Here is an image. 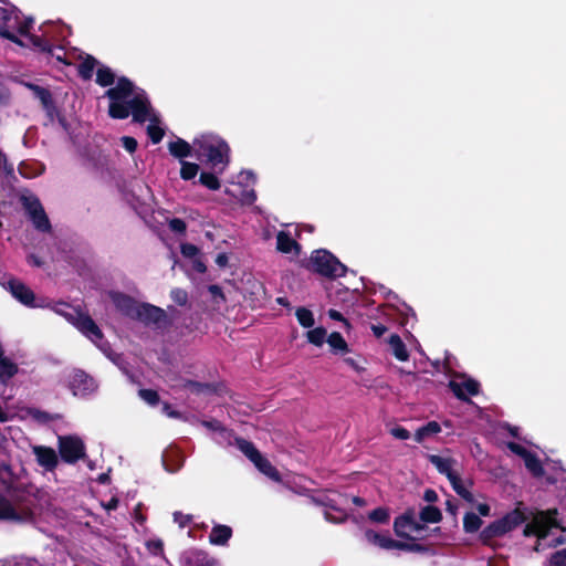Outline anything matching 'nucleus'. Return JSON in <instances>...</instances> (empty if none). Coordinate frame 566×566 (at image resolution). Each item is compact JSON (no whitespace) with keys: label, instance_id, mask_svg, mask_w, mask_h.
<instances>
[{"label":"nucleus","instance_id":"1","mask_svg":"<svg viewBox=\"0 0 566 566\" xmlns=\"http://www.w3.org/2000/svg\"><path fill=\"white\" fill-rule=\"evenodd\" d=\"M106 96L111 101V117L124 119L132 114L135 122H149L147 133L154 144L163 139L164 129L143 90L135 87L129 80L120 77L114 87L107 90Z\"/></svg>","mask_w":566,"mask_h":566},{"label":"nucleus","instance_id":"2","mask_svg":"<svg viewBox=\"0 0 566 566\" xmlns=\"http://www.w3.org/2000/svg\"><path fill=\"white\" fill-rule=\"evenodd\" d=\"M199 158L217 174H222L230 161V148L224 139L214 134H202L193 139Z\"/></svg>","mask_w":566,"mask_h":566},{"label":"nucleus","instance_id":"3","mask_svg":"<svg viewBox=\"0 0 566 566\" xmlns=\"http://www.w3.org/2000/svg\"><path fill=\"white\" fill-rule=\"evenodd\" d=\"M52 310L57 315L63 316L67 322L75 326L83 335L93 342L106 356L111 357V348L104 340L103 334L94 321L85 313L65 304L56 303Z\"/></svg>","mask_w":566,"mask_h":566},{"label":"nucleus","instance_id":"4","mask_svg":"<svg viewBox=\"0 0 566 566\" xmlns=\"http://www.w3.org/2000/svg\"><path fill=\"white\" fill-rule=\"evenodd\" d=\"M556 515V510L537 512L533 516L532 521L526 524L524 528V535L536 536L539 542L538 545L535 546L536 551H539V545L543 542H545V544L548 546L558 545L566 542V537L564 535L553 537L555 532L564 531V528L559 525Z\"/></svg>","mask_w":566,"mask_h":566},{"label":"nucleus","instance_id":"5","mask_svg":"<svg viewBox=\"0 0 566 566\" xmlns=\"http://www.w3.org/2000/svg\"><path fill=\"white\" fill-rule=\"evenodd\" d=\"M107 296L123 315L138 319L145 324H159L166 317L161 308L150 304L137 303L132 297L119 292H108Z\"/></svg>","mask_w":566,"mask_h":566},{"label":"nucleus","instance_id":"6","mask_svg":"<svg viewBox=\"0 0 566 566\" xmlns=\"http://www.w3.org/2000/svg\"><path fill=\"white\" fill-rule=\"evenodd\" d=\"M33 20L23 17L14 8H0V36L21 46L30 45V28Z\"/></svg>","mask_w":566,"mask_h":566},{"label":"nucleus","instance_id":"7","mask_svg":"<svg viewBox=\"0 0 566 566\" xmlns=\"http://www.w3.org/2000/svg\"><path fill=\"white\" fill-rule=\"evenodd\" d=\"M308 268L324 276L338 277L346 272L345 266L327 250L319 249L312 253Z\"/></svg>","mask_w":566,"mask_h":566},{"label":"nucleus","instance_id":"8","mask_svg":"<svg viewBox=\"0 0 566 566\" xmlns=\"http://www.w3.org/2000/svg\"><path fill=\"white\" fill-rule=\"evenodd\" d=\"M235 446L250 459V461L258 468L260 472L273 481H280V474L277 470L254 448L251 442L244 439H235Z\"/></svg>","mask_w":566,"mask_h":566},{"label":"nucleus","instance_id":"9","mask_svg":"<svg viewBox=\"0 0 566 566\" xmlns=\"http://www.w3.org/2000/svg\"><path fill=\"white\" fill-rule=\"evenodd\" d=\"M525 521V515L520 510H515L503 518L492 523L482 532L483 542L488 543L491 538L502 536Z\"/></svg>","mask_w":566,"mask_h":566},{"label":"nucleus","instance_id":"10","mask_svg":"<svg viewBox=\"0 0 566 566\" xmlns=\"http://www.w3.org/2000/svg\"><path fill=\"white\" fill-rule=\"evenodd\" d=\"M349 499L337 492H329L321 502L326 509L324 511L325 518L333 523H340L346 520V505Z\"/></svg>","mask_w":566,"mask_h":566},{"label":"nucleus","instance_id":"11","mask_svg":"<svg viewBox=\"0 0 566 566\" xmlns=\"http://www.w3.org/2000/svg\"><path fill=\"white\" fill-rule=\"evenodd\" d=\"M365 541L379 547L381 549H401V551H419L420 546L417 544H409L400 541H396L391 538L388 534L376 532L371 528H366L364 531Z\"/></svg>","mask_w":566,"mask_h":566},{"label":"nucleus","instance_id":"12","mask_svg":"<svg viewBox=\"0 0 566 566\" xmlns=\"http://www.w3.org/2000/svg\"><path fill=\"white\" fill-rule=\"evenodd\" d=\"M394 530L399 537L420 539L422 538L424 526L421 522L417 521L415 513L407 512L395 520Z\"/></svg>","mask_w":566,"mask_h":566},{"label":"nucleus","instance_id":"13","mask_svg":"<svg viewBox=\"0 0 566 566\" xmlns=\"http://www.w3.org/2000/svg\"><path fill=\"white\" fill-rule=\"evenodd\" d=\"M6 289L12 294V296L29 307H44L45 303L43 300H36L34 293L21 281L11 279L6 283Z\"/></svg>","mask_w":566,"mask_h":566},{"label":"nucleus","instance_id":"14","mask_svg":"<svg viewBox=\"0 0 566 566\" xmlns=\"http://www.w3.org/2000/svg\"><path fill=\"white\" fill-rule=\"evenodd\" d=\"M69 387L74 396L85 397L96 391V381L82 370H73L69 375Z\"/></svg>","mask_w":566,"mask_h":566},{"label":"nucleus","instance_id":"15","mask_svg":"<svg viewBox=\"0 0 566 566\" xmlns=\"http://www.w3.org/2000/svg\"><path fill=\"white\" fill-rule=\"evenodd\" d=\"M21 200L34 227L41 231H48L50 222L38 198L32 195H23Z\"/></svg>","mask_w":566,"mask_h":566},{"label":"nucleus","instance_id":"16","mask_svg":"<svg viewBox=\"0 0 566 566\" xmlns=\"http://www.w3.org/2000/svg\"><path fill=\"white\" fill-rule=\"evenodd\" d=\"M59 449L62 459L66 462H75L84 455V443L78 437H60Z\"/></svg>","mask_w":566,"mask_h":566},{"label":"nucleus","instance_id":"17","mask_svg":"<svg viewBox=\"0 0 566 566\" xmlns=\"http://www.w3.org/2000/svg\"><path fill=\"white\" fill-rule=\"evenodd\" d=\"M449 386L453 394L459 398L467 400L470 396L479 392V384L467 375H455L451 378Z\"/></svg>","mask_w":566,"mask_h":566},{"label":"nucleus","instance_id":"18","mask_svg":"<svg viewBox=\"0 0 566 566\" xmlns=\"http://www.w3.org/2000/svg\"><path fill=\"white\" fill-rule=\"evenodd\" d=\"M30 45L41 51L49 52L52 55V57L64 64L75 63L76 51L66 52L61 46H51L39 36H30Z\"/></svg>","mask_w":566,"mask_h":566},{"label":"nucleus","instance_id":"19","mask_svg":"<svg viewBox=\"0 0 566 566\" xmlns=\"http://www.w3.org/2000/svg\"><path fill=\"white\" fill-rule=\"evenodd\" d=\"M276 250L280 253L290 255V259L297 258L301 253V245L289 232L280 231L276 234Z\"/></svg>","mask_w":566,"mask_h":566},{"label":"nucleus","instance_id":"20","mask_svg":"<svg viewBox=\"0 0 566 566\" xmlns=\"http://www.w3.org/2000/svg\"><path fill=\"white\" fill-rule=\"evenodd\" d=\"M184 566H220L219 562L201 551L186 552L182 557Z\"/></svg>","mask_w":566,"mask_h":566},{"label":"nucleus","instance_id":"21","mask_svg":"<svg viewBox=\"0 0 566 566\" xmlns=\"http://www.w3.org/2000/svg\"><path fill=\"white\" fill-rule=\"evenodd\" d=\"M33 453L40 465L46 470H53L57 464V455L52 448L36 446L33 447Z\"/></svg>","mask_w":566,"mask_h":566},{"label":"nucleus","instance_id":"22","mask_svg":"<svg viewBox=\"0 0 566 566\" xmlns=\"http://www.w3.org/2000/svg\"><path fill=\"white\" fill-rule=\"evenodd\" d=\"M78 62L80 75L88 80L93 76L94 69L99 65L98 61L91 55H83L76 51L75 63Z\"/></svg>","mask_w":566,"mask_h":566},{"label":"nucleus","instance_id":"23","mask_svg":"<svg viewBox=\"0 0 566 566\" xmlns=\"http://www.w3.org/2000/svg\"><path fill=\"white\" fill-rule=\"evenodd\" d=\"M232 536L231 527L227 525H214L209 534V542L212 545L224 546Z\"/></svg>","mask_w":566,"mask_h":566},{"label":"nucleus","instance_id":"24","mask_svg":"<svg viewBox=\"0 0 566 566\" xmlns=\"http://www.w3.org/2000/svg\"><path fill=\"white\" fill-rule=\"evenodd\" d=\"M192 149H195L193 144L190 145L189 143L181 138H177L176 140L169 142L168 144L169 153L174 157L180 159V161L189 157L191 155Z\"/></svg>","mask_w":566,"mask_h":566},{"label":"nucleus","instance_id":"25","mask_svg":"<svg viewBox=\"0 0 566 566\" xmlns=\"http://www.w3.org/2000/svg\"><path fill=\"white\" fill-rule=\"evenodd\" d=\"M0 518L21 522L28 518V514L18 512L11 503L0 496Z\"/></svg>","mask_w":566,"mask_h":566},{"label":"nucleus","instance_id":"26","mask_svg":"<svg viewBox=\"0 0 566 566\" xmlns=\"http://www.w3.org/2000/svg\"><path fill=\"white\" fill-rule=\"evenodd\" d=\"M388 345L392 355L400 361H407L409 359V353L406 348L405 343L399 335L392 334L388 338Z\"/></svg>","mask_w":566,"mask_h":566},{"label":"nucleus","instance_id":"27","mask_svg":"<svg viewBox=\"0 0 566 566\" xmlns=\"http://www.w3.org/2000/svg\"><path fill=\"white\" fill-rule=\"evenodd\" d=\"M429 460L440 473L447 475L448 480L455 474L453 471L454 461L452 459L431 454L429 455Z\"/></svg>","mask_w":566,"mask_h":566},{"label":"nucleus","instance_id":"28","mask_svg":"<svg viewBox=\"0 0 566 566\" xmlns=\"http://www.w3.org/2000/svg\"><path fill=\"white\" fill-rule=\"evenodd\" d=\"M441 432V427L437 421H430L426 426L419 428L415 433V440L419 443L424 442L431 437Z\"/></svg>","mask_w":566,"mask_h":566},{"label":"nucleus","instance_id":"29","mask_svg":"<svg viewBox=\"0 0 566 566\" xmlns=\"http://www.w3.org/2000/svg\"><path fill=\"white\" fill-rule=\"evenodd\" d=\"M202 424L206 428L216 432L214 439L217 440L218 443H231V433L227 429H224L219 421H203Z\"/></svg>","mask_w":566,"mask_h":566},{"label":"nucleus","instance_id":"30","mask_svg":"<svg viewBox=\"0 0 566 566\" xmlns=\"http://www.w3.org/2000/svg\"><path fill=\"white\" fill-rule=\"evenodd\" d=\"M327 344L335 354H345L349 350L346 340L337 332H333L327 337Z\"/></svg>","mask_w":566,"mask_h":566},{"label":"nucleus","instance_id":"31","mask_svg":"<svg viewBox=\"0 0 566 566\" xmlns=\"http://www.w3.org/2000/svg\"><path fill=\"white\" fill-rule=\"evenodd\" d=\"M453 490L467 502L473 503L474 497L473 494L469 491V489L464 485L461 479L455 473L452 478L449 479Z\"/></svg>","mask_w":566,"mask_h":566},{"label":"nucleus","instance_id":"32","mask_svg":"<svg viewBox=\"0 0 566 566\" xmlns=\"http://www.w3.org/2000/svg\"><path fill=\"white\" fill-rule=\"evenodd\" d=\"M18 371V367L11 360L0 358V382H7Z\"/></svg>","mask_w":566,"mask_h":566},{"label":"nucleus","instance_id":"33","mask_svg":"<svg viewBox=\"0 0 566 566\" xmlns=\"http://www.w3.org/2000/svg\"><path fill=\"white\" fill-rule=\"evenodd\" d=\"M96 83L101 86H109L115 83V74L109 67L101 65L96 72Z\"/></svg>","mask_w":566,"mask_h":566},{"label":"nucleus","instance_id":"34","mask_svg":"<svg viewBox=\"0 0 566 566\" xmlns=\"http://www.w3.org/2000/svg\"><path fill=\"white\" fill-rule=\"evenodd\" d=\"M199 181L202 186L210 190H218L221 187V182L217 177V172L202 171L199 177Z\"/></svg>","mask_w":566,"mask_h":566},{"label":"nucleus","instance_id":"35","mask_svg":"<svg viewBox=\"0 0 566 566\" xmlns=\"http://www.w3.org/2000/svg\"><path fill=\"white\" fill-rule=\"evenodd\" d=\"M38 98L41 102L43 108L46 112V115L50 117L51 120H53L55 116L59 117V113L53 104L52 96L48 90L43 94L38 96Z\"/></svg>","mask_w":566,"mask_h":566},{"label":"nucleus","instance_id":"36","mask_svg":"<svg viewBox=\"0 0 566 566\" xmlns=\"http://www.w3.org/2000/svg\"><path fill=\"white\" fill-rule=\"evenodd\" d=\"M326 334L327 333H326L325 328L316 327V328L310 329L306 333V338L311 344H313L315 346H322L325 342H327Z\"/></svg>","mask_w":566,"mask_h":566},{"label":"nucleus","instance_id":"37","mask_svg":"<svg viewBox=\"0 0 566 566\" xmlns=\"http://www.w3.org/2000/svg\"><path fill=\"white\" fill-rule=\"evenodd\" d=\"M181 169H180V177L184 180H191L193 179L198 171H199V165L195 163H189L186 160H181Z\"/></svg>","mask_w":566,"mask_h":566},{"label":"nucleus","instance_id":"38","mask_svg":"<svg viewBox=\"0 0 566 566\" xmlns=\"http://www.w3.org/2000/svg\"><path fill=\"white\" fill-rule=\"evenodd\" d=\"M295 315L298 323L305 328H311L315 323L313 313L305 307L297 308Z\"/></svg>","mask_w":566,"mask_h":566},{"label":"nucleus","instance_id":"39","mask_svg":"<svg viewBox=\"0 0 566 566\" xmlns=\"http://www.w3.org/2000/svg\"><path fill=\"white\" fill-rule=\"evenodd\" d=\"M368 520L376 524H388L390 520V513L385 507H378L368 514Z\"/></svg>","mask_w":566,"mask_h":566},{"label":"nucleus","instance_id":"40","mask_svg":"<svg viewBox=\"0 0 566 566\" xmlns=\"http://www.w3.org/2000/svg\"><path fill=\"white\" fill-rule=\"evenodd\" d=\"M524 463H525V467L527 468V470L533 475L539 476L543 474V468H542L541 461L533 453H530L524 459Z\"/></svg>","mask_w":566,"mask_h":566},{"label":"nucleus","instance_id":"41","mask_svg":"<svg viewBox=\"0 0 566 566\" xmlns=\"http://www.w3.org/2000/svg\"><path fill=\"white\" fill-rule=\"evenodd\" d=\"M481 518L475 513H467L463 520L464 530L469 533L478 531L481 526Z\"/></svg>","mask_w":566,"mask_h":566},{"label":"nucleus","instance_id":"42","mask_svg":"<svg viewBox=\"0 0 566 566\" xmlns=\"http://www.w3.org/2000/svg\"><path fill=\"white\" fill-rule=\"evenodd\" d=\"M440 517V511L433 506H426L420 513V518L422 522L437 523Z\"/></svg>","mask_w":566,"mask_h":566},{"label":"nucleus","instance_id":"43","mask_svg":"<svg viewBox=\"0 0 566 566\" xmlns=\"http://www.w3.org/2000/svg\"><path fill=\"white\" fill-rule=\"evenodd\" d=\"M139 397L150 406H155L159 401L158 394L151 389L139 390Z\"/></svg>","mask_w":566,"mask_h":566},{"label":"nucleus","instance_id":"44","mask_svg":"<svg viewBox=\"0 0 566 566\" xmlns=\"http://www.w3.org/2000/svg\"><path fill=\"white\" fill-rule=\"evenodd\" d=\"M547 566H566V548L553 554Z\"/></svg>","mask_w":566,"mask_h":566},{"label":"nucleus","instance_id":"45","mask_svg":"<svg viewBox=\"0 0 566 566\" xmlns=\"http://www.w3.org/2000/svg\"><path fill=\"white\" fill-rule=\"evenodd\" d=\"M170 296L175 303L178 305H186L188 302V294L182 289H174L170 293Z\"/></svg>","mask_w":566,"mask_h":566},{"label":"nucleus","instance_id":"46","mask_svg":"<svg viewBox=\"0 0 566 566\" xmlns=\"http://www.w3.org/2000/svg\"><path fill=\"white\" fill-rule=\"evenodd\" d=\"M180 250H181V254L185 258H189V259H193L199 254V249L195 244H191V243L181 244Z\"/></svg>","mask_w":566,"mask_h":566},{"label":"nucleus","instance_id":"47","mask_svg":"<svg viewBox=\"0 0 566 566\" xmlns=\"http://www.w3.org/2000/svg\"><path fill=\"white\" fill-rule=\"evenodd\" d=\"M174 521L179 525V527L184 528L191 523L192 516L189 514H184L181 512H175Z\"/></svg>","mask_w":566,"mask_h":566},{"label":"nucleus","instance_id":"48","mask_svg":"<svg viewBox=\"0 0 566 566\" xmlns=\"http://www.w3.org/2000/svg\"><path fill=\"white\" fill-rule=\"evenodd\" d=\"M390 434L398 440H407L410 438V432L400 426L391 428Z\"/></svg>","mask_w":566,"mask_h":566},{"label":"nucleus","instance_id":"49","mask_svg":"<svg viewBox=\"0 0 566 566\" xmlns=\"http://www.w3.org/2000/svg\"><path fill=\"white\" fill-rule=\"evenodd\" d=\"M507 448L523 460L531 453L526 448L515 442H509Z\"/></svg>","mask_w":566,"mask_h":566},{"label":"nucleus","instance_id":"50","mask_svg":"<svg viewBox=\"0 0 566 566\" xmlns=\"http://www.w3.org/2000/svg\"><path fill=\"white\" fill-rule=\"evenodd\" d=\"M30 416L41 422V423H46L49 421H51L53 419V417L44 411H41V410H38V409H33L30 411Z\"/></svg>","mask_w":566,"mask_h":566},{"label":"nucleus","instance_id":"51","mask_svg":"<svg viewBox=\"0 0 566 566\" xmlns=\"http://www.w3.org/2000/svg\"><path fill=\"white\" fill-rule=\"evenodd\" d=\"M255 181V176L250 170H243L238 175V182L239 184H245L247 186L253 185Z\"/></svg>","mask_w":566,"mask_h":566},{"label":"nucleus","instance_id":"52","mask_svg":"<svg viewBox=\"0 0 566 566\" xmlns=\"http://www.w3.org/2000/svg\"><path fill=\"white\" fill-rule=\"evenodd\" d=\"M146 546L153 554H159L163 551V542L160 539H149L146 542Z\"/></svg>","mask_w":566,"mask_h":566},{"label":"nucleus","instance_id":"53","mask_svg":"<svg viewBox=\"0 0 566 566\" xmlns=\"http://www.w3.org/2000/svg\"><path fill=\"white\" fill-rule=\"evenodd\" d=\"M169 228L177 233H182L186 230V223L181 219L169 220Z\"/></svg>","mask_w":566,"mask_h":566},{"label":"nucleus","instance_id":"54","mask_svg":"<svg viewBox=\"0 0 566 566\" xmlns=\"http://www.w3.org/2000/svg\"><path fill=\"white\" fill-rule=\"evenodd\" d=\"M209 292L212 295L216 303L219 304L220 302L224 301V295L218 285H210Z\"/></svg>","mask_w":566,"mask_h":566},{"label":"nucleus","instance_id":"55","mask_svg":"<svg viewBox=\"0 0 566 566\" xmlns=\"http://www.w3.org/2000/svg\"><path fill=\"white\" fill-rule=\"evenodd\" d=\"M122 144H123L124 148L129 153H134L137 148V142L133 137H128V136L123 137Z\"/></svg>","mask_w":566,"mask_h":566},{"label":"nucleus","instance_id":"56","mask_svg":"<svg viewBox=\"0 0 566 566\" xmlns=\"http://www.w3.org/2000/svg\"><path fill=\"white\" fill-rule=\"evenodd\" d=\"M174 453H176V451H170V452H167L165 455H164V464H165V468L167 471L169 472H175L178 470V468L180 467V464H177L175 467H171L169 464V458L170 455H172Z\"/></svg>","mask_w":566,"mask_h":566},{"label":"nucleus","instance_id":"57","mask_svg":"<svg viewBox=\"0 0 566 566\" xmlns=\"http://www.w3.org/2000/svg\"><path fill=\"white\" fill-rule=\"evenodd\" d=\"M25 86L32 91L33 95L38 98V96H40L41 94H43L46 88L44 87H41L39 85H35V84H31V83H25Z\"/></svg>","mask_w":566,"mask_h":566},{"label":"nucleus","instance_id":"58","mask_svg":"<svg viewBox=\"0 0 566 566\" xmlns=\"http://www.w3.org/2000/svg\"><path fill=\"white\" fill-rule=\"evenodd\" d=\"M19 170H20V172H21L24 177L31 178V177H34V176H36V175L42 174V171H43V167H42V166H40V167H39V169H38V171H35V172H29V171H27V166H25V165H21V167L19 168Z\"/></svg>","mask_w":566,"mask_h":566},{"label":"nucleus","instance_id":"59","mask_svg":"<svg viewBox=\"0 0 566 566\" xmlns=\"http://www.w3.org/2000/svg\"><path fill=\"white\" fill-rule=\"evenodd\" d=\"M371 331L376 337H381L387 332V327L381 324L373 325Z\"/></svg>","mask_w":566,"mask_h":566},{"label":"nucleus","instance_id":"60","mask_svg":"<svg viewBox=\"0 0 566 566\" xmlns=\"http://www.w3.org/2000/svg\"><path fill=\"white\" fill-rule=\"evenodd\" d=\"M255 199H256V196H255L254 190L251 189V190L244 191L243 198H242L243 202L252 203V202H254Z\"/></svg>","mask_w":566,"mask_h":566},{"label":"nucleus","instance_id":"61","mask_svg":"<svg viewBox=\"0 0 566 566\" xmlns=\"http://www.w3.org/2000/svg\"><path fill=\"white\" fill-rule=\"evenodd\" d=\"M228 261H229V258H228V255L226 253H220L216 258V263L220 268H224L228 264Z\"/></svg>","mask_w":566,"mask_h":566},{"label":"nucleus","instance_id":"62","mask_svg":"<svg viewBox=\"0 0 566 566\" xmlns=\"http://www.w3.org/2000/svg\"><path fill=\"white\" fill-rule=\"evenodd\" d=\"M476 510L482 516H488L490 514V506L485 503L478 504Z\"/></svg>","mask_w":566,"mask_h":566},{"label":"nucleus","instance_id":"63","mask_svg":"<svg viewBox=\"0 0 566 566\" xmlns=\"http://www.w3.org/2000/svg\"><path fill=\"white\" fill-rule=\"evenodd\" d=\"M163 412H164L165 415H167L168 417H170V418H178V417H179V413H178L177 411L172 410V409L170 408V406H169V405H167V403H166V405H164V407H163Z\"/></svg>","mask_w":566,"mask_h":566},{"label":"nucleus","instance_id":"64","mask_svg":"<svg viewBox=\"0 0 566 566\" xmlns=\"http://www.w3.org/2000/svg\"><path fill=\"white\" fill-rule=\"evenodd\" d=\"M488 566H507V563L504 559L495 558L490 560Z\"/></svg>","mask_w":566,"mask_h":566}]
</instances>
